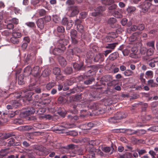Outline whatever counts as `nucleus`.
<instances>
[{"instance_id": "f257e3e1", "label": "nucleus", "mask_w": 158, "mask_h": 158, "mask_svg": "<svg viewBox=\"0 0 158 158\" xmlns=\"http://www.w3.org/2000/svg\"><path fill=\"white\" fill-rule=\"evenodd\" d=\"M90 67L91 69L88 71L87 75H81L79 77L80 79L86 80L84 81V83L86 85L91 84L95 80L93 77L90 76L95 74L97 68L94 66H90Z\"/></svg>"}, {"instance_id": "f03ea898", "label": "nucleus", "mask_w": 158, "mask_h": 158, "mask_svg": "<svg viewBox=\"0 0 158 158\" xmlns=\"http://www.w3.org/2000/svg\"><path fill=\"white\" fill-rule=\"evenodd\" d=\"M34 95V93L31 91L28 92H23L20 93H16L15 97L16 98H24L27 100L30 101L31 100L32 96Z\"/></svg>"}, {"instance_id": "7ed1b4c3", "label": "nucleus", "mask_w": 158, "mask_h": 158, "mask_svg": "<svg viewBox=\"0 0 158 158\" xmlns=\"http://www.w3.org/2000/svg\"><path fill=\"white\" fill-rule=\"evenodd\" d=\"M58 46V48H55L52 51V53L54 55H59L62 54L64 51L65 50V48L63 46Z\"/></svg>"}, {"instance_id": "20e7f679", "label": "nucleus", "mask_w": 158, "mask_h": 158, "mask_svg": "<svg viewBox=\"0 0 158 158\" xmlns=\"http://www.w3.org/2000/svg\"><path fill=\"white\" fill-rule=\"evenodd\" d=\"M15 93L14 94V98L10 102V103H12L13 106L14 108H17L20 106H21V104L20 102H19V100L21 98H16L15 97ZM11 95H14V94H11Z\"/></svg>"}, {"instance_id": "39448f33", "label": "nucleus", "mask_w": 158, "mask_h": 158, "mask_svg": "<svg viewBox=\"0 0 158 158\" xmlns=\"http://www.w3.org/2000/svg\"><path fill=\"white\" fill-rule=\"evenodd\" d=\"M141 33L139 32H136L134 33L130 37L129 40L130 42L139 41L140 40L139 36Z\"/></svg>"}, {"instance_id": "423d86ee", "label": "nucleus", "mask_w": 158, "mask_h": 158, "mask_svg": "<svg viewBox=\"0 0 158 158\" xmlns=\"http://www.w3.org/2000/svg\"><path fill=\"white\" fill-rule=\"evenodd\" d=\"M151 6V3L148 2H145L141 5L142 11L145 13L147 12Z\"/></svg>"}, {"instance_id": "0eeeda50", "label": "nucleus", "mask_w": 158, "mask_h": 158, "mask_svg": "<svg viewBox=\"0 0 158 158\" xmlns=\"http://www.w3.org/2000/svg\"><path fill=\"white\" fill-rule=\"evenodd\" d=\"M73 68L77 71L85 70V69L84 66V64L81 63L79 64L75 63L73 64Z\"/></svg>"}, {"instance_id": "6e6552de", "label": "nucleus", "mask_w": 158, "mask_h": 158, "mask_svg": "<svg viewBox=\"0 0 158 158\" xmlns=\"http://www.w3.org/2000/svg\"><path fill=\"white\" fill-rule=\"evenodd\" d=\"M104 55L102 54L99 53L95 56L94 60L95 62H101L104 60Z\"/></svg>"}, {"instance_id": "1a4fd4ad", "label": "nucleus", "mask_w": 158, "mask_h": 158, "mask_svg": "<svg viewBox=\"0 0 158 158\" xmlns=\"http://www.w3.org/2000/svg\"><path fill=\"white\" fill-rule=\"evenodd\" d=\"M41 71L39 66H36L31 69V73L35 77L39 75Z\"/></svg>"}, {"instance_id": "9d476101", "label": "nucleus", "mask_w": 158, "mask_h": 158, "mask_svg": "<svg viewBox=\"0 0 158 158\" xmlns=\"http://www.w3.org/2000/svg\"><path fill=\"white\" fill-rule=\"evenodd\" d=\"M112 79L111 76L110 75H106L102 77L100 81L102 82V83L104 85V82H106L111 80Z\"/></svg>"}, {"instance_id": "9b49d317", "label": "nucleus", "mask_w": 158, "mask_h": 158, "mask_svg": "<svg viewBox=\"0 0 158 158\" xmlns=\"http://www.w3.org/2000/svg\"><path fill=\"white\" fill-rule=\"evenodd\" d=\"M120 132H125L129 135H132L137 133L136 131L131 129H120Z\"/></svg>"}, {"instance_id": "f8f14e48", "label": "nucleus", "mask_w": 158, "mask_h": 158, "mask_svg": "<svg viewBox=\"0 0 158 158\" xmlns=\"http://www.w3.org/2000/svg\"><path fill=\"white\" fill-rule=\"evenodd\" d=\"M9 140L8 145L9 147L16 146L19 145V143L15 142V139L13 138L10 139Z\"/></svg>"}, {"instance_id": "ddd939ff", "label": "nucleus", "mask_w": 158, "mask_h": 158, "mask_svg": "<svg viewBox=\"0 0 158 158\" xmlns=\"http://www.w3.org/2000/svg\"><path fill=\"white\" fill-rule=\"evenodd\" d=\"M36 24L38 27L41 29H42L44 27V23L43 19L40 18L38 19L36 21Z\"/></svg>"}, {"instance_id": "4468645a", "label": "nucleus", "mask_w": 158, "mask_h": 158, "mask_svg": "<svg viewBox=\"0 0 158 158\" xmlns=\"http://www.w3.org/2000/svg\"><path fill=\"white\" fill-rule=\"evenodd\" d=\"M79 10L77 7H73L72 8L71 11L69 15V16L73 17L78 14Z\"/></svg>"}, {"instance_id": "2eb2a0df", "label": "nucleus", "mask_w": 158, "mask_h": 158, "mask_svg": "<svg viewBox=\"0 0 158 158\" xmlns=\"http://www.w3.org/2000/svg\"><path fill=\"white\" fill-rule=\"evenodd\" d=\"M116 19L115 18H110L108 20V23L110 25V26L111 27L115 28L117 27V24L115 23L116 22Z\"/></svg>"}, {"instance_id": "dca6fc26", "label": "nucleus", "mask_w": 158, "mask_h": 158, "mask_svg": "<svg viewBox=\"0 0 158 158\" xmlns=\"http://www.w3.org/2000/svg\"><path fill=\"white\" fill-rule=\"evenodd\" d=\"M80 143H89V144L92 145H96V143H95V141L94 140H91V143H89V138H84L81 139H80Z\"/></svg>"}, {"instance_id": "f3484780", "label": "nucleus", "mask_w": 158, "mask_h": 158, "mask_svg": "<svg viewBox=\"0 0 158 158\" xmlns=\"http://www.w3.org/2000/svg\"><path fill=\"white\" fill-rule=\"evenodd\" d=\"M64 74L67 75H70L73 72L72 68L70 67H66L63 70Z\"/></svg>"}, {"instance_id": "a211bd4d", "label": "nucleus", "mask_w": 158, "mask_h": 158, "mask_svg": "<svg viewBox=\"0 0 158 158\" xmlns=\"http://www.w3.org/2000/svg\"><path fill=\"white\" fill-rule=\"evenodd\" d=\"M58 61L61 66L64 67L67 64V62L65 60L63 57L60 56L58 58Z\"/></svg>"}, {"instance_id": "6ab92c4d", "label": "nucleus", "mask_w": 158, "mask_h": 158, "mask_svg": "<svg viewBox=\"0 0 158 158\" xmlns=\"http://www.w3.org/2000/svg\"><path fill=\"white\" fill-rule=\"evenodd\" d=\"M127 116V114L123 112H118L117 114V116L115 117L117 119H120L126 118Z\"/></svg>"}, {"instance_id": "aec40b11", "label": "nucleus", "mask_w": 158, "mask_h": 158, "mask_svg": "<svg viewBox=\"0 0 158 158\" xmlns=\"http://www.w3.org/2000/svg\"><path fill=\"white\" fill-rule=\"evenodd\" d=\"M119 56L118 53L117 52H114L110 54L109 57V60H113L116 59Z\"/></svg>"}, {"instance_id": "412c9836", "label": "nucleus", "mask_w": 158, "mask_h": 158, "mask_svg": "<svg viewBox=\"0 0 158 158\" xmlns=\"http://www.w3.org/2000/svg\"><path fill=\"white\" fill-rule=\"evenodd\" d=\"M51 73V71L48 68L45 69L42 72V76L44 77H47Z\"/></svg>"}, {"instance_id": "4be33fe9", "label": "nucleus", "mask_w": 158, "mask_h": 158, "mask_svg": "<svg viewBox=\"0 0 158 158\" xmlns=\"http://www.w3.org/2000/svg\"><path fill=\"white\" fill-rule=\"evenodd\" d=\"M148 85L152 87H155L158 86V84L154 82L152 79H151L148 81Z\"/></svg>"}, {"instance_id": "5701e85b", "label": "nucleus", "mask_w": 158, "mask_h": 158, "mask_svg": "<svg viewBox=\"0 0 158 158\" xmlns=\"http://www.w3.org/2000/svg\"><path fill=\"white\" fill-rule=\"evenodd\" d=\"M105 7L100 6L95 9V11H97L98 14L100 15L102 14L103 11L105 10Z\"/></svg>"}, {"instance_id": "b1692460", "label": "nucleus", "mask_w": 158, "mask_h": 158, "mask_svg": "<svg viewBox=\"0 0 158 158\" xmlns=\"http://www.w3.org/2000/svg\"><path fill=\"white\" fill-rule=\"evenodd\" d=\"M24 74L26 76L30 75L31 73V69L29 66H27L24 69Z\"/></svg>"}, {"instance_id": "393cba45", "label": "nucleus", "mask_w": 158, "mask_h": 158, "mask_svg": "<svg viewBox=\"0 0 158 158\" xmlns=\"http://www.w3.org/2000/svg\"><path fill=\"white\" fill-rule=\"evenodd\" d=\"M118 44V43H115L112 44H108L106 46L105 48H106L110 49L111 50L114 49Z\"/></svg>"}, {"instance_id": "a878e982", "label": "nucleus", "mask_w": 158, "mask_h": 158, "mask_svg": "<svg viewBox=\"0 0 158 158\" xmlns=\"http://www.w3.org/2000/svg\"><path fill=\"white\" fill-rule=\"evenodd\" d=\"M131 48L127 46L126 48L122 51L123 53L124 56H128L130 52Z\"/></svg>"}, {"instance_id": "bb28decb", "label": "nucleus", "mask_w": 158, "mask_h": 158, "mask_svg": "<svg viewBox=\"0 0 158 158\" xmlns=\"http://www.w3.org/2000/svg\"><path fill=\"white\" fill-rule=\"evenodd\" d=\"M131 51L132 53L130 54V56L132 58H135V54L137 52V49L136 47L131 48Z\"/></svg>"}, {"instance_id": "cd10ccee", "label": "nucleus", "mask_w": 158, "mask_h": 158, "mask_svg": "<svg viewBox=\"0 0 158 158\" xmlns=\"http://www.w3.org/2000/svg\"><path fill=\"white\" fill-rule=\"evenodd\" d=\"M77 31L81 33H83L85 31V29L83 26L81 24H78L77 26Z\"/></svg>"}, {"instance_id": "c85d7f7f", "label": "nucleus", "mask_w": 158, "mask_h": 158, "mask_svg": "<svg viewBox=\"0 0 158 158\" xmlns=\"http://www.w3.org/2000/svg\"><path fill=\"white\" fill-rule=\"evenodd\" d=\"M52 73L55 75L56 76L61 73V70L59 68L55 67L53 69Z\"/></svg>"}, {"instance_id": "c756f323", "label": "nucleus", "mask_w": 158, "mask_h": 158, "mask_svg": "<svg viewBox=\"0 0 158 158\" xmlns=\"http://www.w3.org/2000/svg\"><path fill=\"white\" fill-rule=\"evenodd\" d=\"M124 74L126 76H132L134 74V72L130 69H127L124 72Z\"/></svg>"}, {"instance_id": "7c9ffc66", "label": "nucleus", "mask_w": 158, "mask_h": 158, "mask_svg": "<svg viewBox=\"0 0 158 158\" xmlns=\"http://www.w3.org/2000/svg\"><path fill=\"white\" fill-rule=\"evenodd\" d=\"M13 122L17 125H21L24 123L23 120L21 119H15L14 120Z\"/></svg>"}, {"instance_id": "2f4dec72", "label": "nucleus", "mask_w": 158, "mask_h": 158, "mask_svg": "<svg viewBox=\"0 0 158 158\" xmlns=\"http://www.w3.org/2000/svg\"><path fill=\"white\" fill-rule=\"evenodd\" d=\"M36 57L35 56V54H34L32 57L31 56V54H29L27 55L26 59V60L27 62H28L30 60V59L32 61H34Z\"/></svg>"}, {"instance_id": "473e14b6", "label": "nucleus", "mask_w": 158, "mask_h": 158, "mask_svg": "<svg viewBox=\"0 0 158 158\" xmlns=\"http://www.w3.org/2000/svg\"><path fill=\"white\" fill-rule=\"evenodd\" d=\"M71 37H77V32L75 29H72L70 32Z\"/></svg>"}, {"instance_id": "72a5a7b5", "label": "nucleus", "mask_w": 158, "mask_h": 158, "mask_svg": "<svg viewBox=\"0 0 158 158\" xmlns=\"http://www.w3.org/2000/svg\"><path fill=\"white\" fill-rule=\"evenodd\" d=\"M23 76L20 75L18 77V83L19 85H22L24 83Z\"/></svg>"}, {"instance_id": "f704fd0d", "label": "nucleus", "mask_w": 158, "mask_h": 158, "mask_svg": "<svg viewBox=\"0 0 158 158\" xmlns=\"http://www.w3.org/2000/svg\"><path fill=\"white\" fill-rule=\"evenodd\" d=\"M12 36H14L18 39L21 37L22 36L21 33L15 32L14 30H13L12 32Z\"/></svg>"}, {"instance_id": "c9c22d12", "label": "nucleus", "mask_w": 158, "mask_h": 158, "mask_svg": "<svg viewBox=\"0 0 158 158\" xmlns=\"http://www.w3.org/2000/svg\"><path fill=\"white\" fill-rule=\"evenodd\" d=\"M95 156V154L93 151V149L92 150H89L87 156L88 158H94Z\"/></svg>"}, {"instance_id": "e433bc0d", "label": "nucleus", "mask_w": 158, "mask_h": 158, "mask_svg": "<svg viewBox=\"0 0 158 158\" xmlns=\"http://www.w3.org/2000/svg\"><path fill=\"white\" fill-rule=\"evenodd\" d=\"M11 42L14 44H17L19 41V39L14 36L10 38Z\"/></svg>"}, {"instance_id": "4c0bfd02", "label": "nucleus", "mask_w": 158, "mask_h": 158, "mask_svg": "<svg viewBox=\"0 0 158 158\" xmlns=\"http://www.w3.org/2000/svg\"><path fill=\"white\" fill-rule=\"evenodd\" d=\"M55 85V83L54 82H50L46 85V89L48 90H50Z\"/></svg>"}, {"instance_id": "58836bf2", "label": "nucleus", "mask_w": 158, "mask_h": 158, "mask_svg": "<svg viewBox=\"0 0 158 158\" xmlns=\"http://www.w3.org/2000/svg\"><path fill=\"white\" fill-rule=\"evenodd\" d=\"M136 151H137V152H138L139 155V156L142 155L146 153L147 152L145 149H139L138 148L136 149Z\"/></svg>"}, {"instance_id": "ea45409f", "label": "nucleus", "mask_w": 158, "mask_h": 158, "mask_svg": "<svg viewBox=\"0 0 158 158\" xmlns=\"http://www.w3.org/2000/svg\"><path fill=\"white\" fill-rule=\"evenodd\" d=\"M65 77L63 76L62 73H60L58 74L56 76V78L58 80H61L63 81L64 80Z\"/></svg>"}, {"instance_id": "a19ab883", "label": "nucleus", "mask_w": 158, "mask_h": 158, "mask_svg": "<svg viewBox=\"0 0 158 158\" xmlns=\"http://www.w3.org/2000/svg\"><path fill=\"white\" fill-rule=\"evenodd\" d=\"M73 22L72 20H71L70 22H68L67 24L66 29L67 30H70L71 27H72Z\"/></svg>"}, {"instance_id": "79ce46f5", "label": "nucleus", "mask_w": 158, "mask_h": 158, "mask_svg": "<svg viewBox=\"0 0 158 158\" xmlns=\"http://www.w3.org/2000/svg\"><path fill=\"white\" fill-rule=\"evenodd\" d=\"M81 52L80 48H75L72 50V52L73 54H75L76 53H80Z\"/></svg>"}, {"instance_id": "37998d69", "label": "nucleus", "mask_w": 158, "mask_h": 158, "mask_svg": "<svg viewBox=\"0 0 158 158\" xmlns=\"http://www.w3.org/2000/svg\"><path fill=\"white\" fill-rule=\"evenodd\" d=\"M11 33V32L9 30H5L2 32V35L6 36L10 35Z\"/></svg>"}, {"instance_id": "c03bdc74", "label": "nucleus", "mask_w": 158, "mask_h": 158, "mask_svg": "<svg viewBox=\"0 0 158 158\" xmlns=\"http://www.w3.org/2000/svg\"><path fill=\"white\" fill-rule=\"evenodd\" d=\"M9 148H6L2 149L0 151V154H2L3 155H5V156H6L8 153V152L7 151Z\"/></svg>"}, {"instance_id": "a18cd8bd", "label": "nucleus", "mask_w": 158, "mask_h": 158, "mask_svg": "<svg viewBox=\"0 0 158 158\" xmlns=\"http://www.w3.org/2000/svg\"><path fill=\"white\" fill-rule=\"evenodd\" d=\"M21 127L23 131H29L32 128V127L30 126H22Z\"/></svg>"}, {"instance_id": "49530a36", "label": "nucleus", "mask_w": 158, "mask_h": 158, "mask_svg": "<svg viewBox=\"0 0 158 158\" xmlns=\"http://www.w3.org/2000/svg\"><path fill=\"white\" fill-rule=\"evenodd\" d=\"M114 16L118 18H120L122 17V15L121 13L117 10H115L114 12Z\"/></svg>"}, {"instance_id": "de8ad7c7", "label": "nucleus", "mask_w": 158, "mask_h": 158, "mask_svg": "<svg viewBox=\"0 0 158 158\" xmlns=\"http://www.w3.org/2000/svg\"><path fill=\"white\" fill-rule=\"evenodd\" d=\"M67 135H69L73 136H76L78 135V133L74 131H69L67 132Z\"/></svg>"}, {"instance_id": "09e8293b", "label": "nucleus", "mask_w": 158, "mask_h": 158, "mask_svg": "<svg viewBox=\"0 0 158 158\" xmlns=\"http://www.w3.org/2000/svg\"><path fill=\"white\" fill-rule=\"evenodd\" d=\"M140 53L142 55H145L146 54H147V49L145 47H142L140 50Z\"/></svg>"}, {"instance_id": "8fccbe9b", "label": "nucleus", "mask_w": 158, "mask_h": 158, "mask_svg": "<svg viewBox=\"0 0 158 158\" xmlns=\"http://www.w3.org/2000/svg\"><path fill=\"white\" fill-rule=\"evenodd\" d=\"M68 42V40L65 39H63L60 41V43L62 44V45L61 46H63L64 47V45H67Z\"/></svg>"}, {"instance_id": "3c124183", "label": "nucleus", "mask_w": 158, "mask_h": 158, "mask_svg": "<svg viewBox=\"0 0 158 158\" xmlns=\"http://www.w3.org/2000/svg\"><path fill=\"white\" fill-rule=\"evenodd\" d=\"M38 13L40 16H43L46 14V11L43 9H40L38 10Z\"/></svg>"}, {"instance_id": "603ef678", "label": "nucleus", "mask_w": 158, "mask_h": 158, "mask_svg": "<svg viewBox=\"0 0 158 158\" xmlns=\"http://www.w3.org/2000/svg\"><path fill=\"white\" fill-rule=\"evenodd\" d=\"M135 10V8L134 7L130 6L127 9V11L129 13H133Z\"/></svg>"}, {"instance_id": "864d4df0", "label": "nucleus", "mask_w": 158, "mask_h": 158, "mask_svg": "<svg viewBox=\"0 0 158 158\" xmlns=\"http://www.w3.org/2000/svg\"><path fill=\"white\" fill-rule=\"evenodd\" d=\"M153 48H149L147 50V55L148 56H152L153 53Z\"/></svg>"}, {"instance_id": "5fc2aeb1", "label": "nucleus", "mask_w": 158, "mask_h": 158, "mask_svg": "<svg viewBox=\"0 0 158 158\" xmlns=\"http://www.w3.org/2000/svg\"><path fill=\"white\" fill-rule=\"evenodd\" d=\"M153 72L152 71H148L145 73L146 75L148 77H152L153 76Z\"/></svg>"}, {"instance_id": "6e6d98bb", "label": "nucleus", "mask_w": 158, "mask_h": 158, "mask_svg": "<svg viewBox=\"0 0 158 158\" xmlns=\"http://www.w3.org/2000/svg\"><path fill=\"white\" fill-rule=\"evenodd\" d=\"M92 109L94 110H97L99 108V104L98 103H93L91 106Z\"/></svg>"}, {"instance_id": "4d7b16f0", "label": "nucleus", "mask_w": 158, "mask_h": 158, "mask_svg": "<svg viewBox=\"0 0 158 158\" xmlns=\"http://www.w3.org/2000/svg\"><path fill=\"white\" fill-rule=\"evenodd\" d=\"M148 130L153 131H158V126H153L150 128Z\"/></svg>"}, {"instance_id": "13d9d810", "label": "nucleus", "mask_w": 158, "mask_h": 158, "mask_svg": "<svg viewBox=\"0 0 158 158\" xmlns=\"http://www.w3.org/2000/svg\"><path fill=\"white\" fill-rule=\"evenodd\" d=\"M26 24L28 27L33 28L35 26V24L33 22H28L26 23Z\"/></svg>"}, {"instance_id": "bf43d9fd", "label": "nucleus", "mask_w": 158, "mask_h": 158, "mask_svg": "<svg viewBox=\"0 0 158 158\" xmlns=\"http://www.w3.org/2000/svg\"><path fill=\"white\" fill-rule=\"evenodd\" d=\"M137 27H138L137 30L139 31H142L145 28L144 25L143 24H139L138 26H137Z\"/></svg>"}, {"instance_id": "052dcab7", "label": "nucleus", "mask_w": 158, "mask_h": 158, "mask_svg": "<svg viewBox=\"0 0 158 158\" xmlns=\"http://www.w3.org/2000/svg\"><path fill=\"white\" fill-rule=\"evenodd\" d=\"M136 131L137 132V133H138L139 135H143L145 134L146 132L145 130L143 129Z\"/></svg>"}, {"instance_id": "680f3d73", "label": "nucleus", "mask_w": 158, "mask_h": 158, "mask_svg": "<svg viewBox=\"0 0 158 158\" xmlns=\"http://www.w3.org/2000/svg\"><path fill=\"white\" fill-rule=\"evenodd\" d=\"M118 35L115 32H112L110 33V36L113 39L118 37Z\"/></svg>"}, {"instance_id": "e2e57ef3", "label": "nucleus", "mask_w": 158, "mask_h": 158, "mask_svg": "<svg viewBox=\"0 0 158 158\" xmlns=\"http://www.w3.org/2000/svg\"><path fill=\"white\" fill-rule=\"evenodd\" d=\"M57 30L59 32H63L64 31V29L63 26H59L57 27Z\"/></svg>"}, {"instance_id": "0e129e2a", "label": "nucleus", "mask_w": 158, "mask_h": 158, "mask_svg": "<svg viewBox=\"0 0 158 158\" xmlns=\"http://www.w3.org/2000/svg\"><path fill=\"white\" fill-rule=\"evenodd\" d=\"M66 3L67 5L71 6L74 4V2L73 0H67Z\"/></svg>"}, {"instance_id": "69168bd1", "label": "nucleus", "mask_w": 158, "mask_h": 158, "mask_svg": "<svg viewBox=\"0 0 158 158\" xmlns=\"http://www.w3.org/2000/svg\"><path fill=\"white\" fill-rule=\"evenodd\" d=\"M62 24L64 25H65L68 23V20L67 18H64L62 20Z\"/></svg>"}, {"instance_id": "338daca9", "label": "nucleus", "mask_w": 158, "mask_h": 158, "mask_svg": "<svg viewBox=\"0 0 158 158\" xmlns=\"http://www.w3.org/2000/svg\"><path fill=\"white\" fill-rule=\"evenodd\" d=\"M117 7V6L115 4H113L108 7L109 10H112L116 9Z\"/></svg>"}, {"instance_id": "774afa93", "label": "nucleus", "mask_w": 158, "mask_h": 158, "mask_svg": "<svg viewBox=\"0 0 158 158\" xmlns=\"http://www.w3.org/2000/svg\"><path fill=\"white\" fill-rule=\"evenodd\" d=\"M149 153L152 156V158H158L155 157L156 155V153L152 150H150L149 152Z\"/></svg>"}]
</instances>
